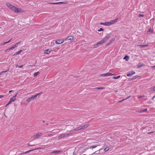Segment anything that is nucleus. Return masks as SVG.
I'll return each instance as SVG.
<instances>
[{"instance_id": "obj_48", "label": "nucleus", "mask_w": 155, "mask_h": 155, "mask_svg": "<svg viewBox=\"0 0 155 155\" xmlns=\"http://www.w3.org/2000/svg\"><path fill=\"white\" fill-rule=\"evenodd\" d=\"M100 24L101 25H104V23H101Z\"/></svg>"}, {"instance_id": "obj_24", "label": "nucleus", "mask_w": 155, "mask_h": 155, "mask_svg": "<svg viewBox=\"0 0 155 155\" xmlns=\"http://www.w3.org/2000/svg\"><path fill=\"white\" fill-rule=\"evenodd\" d=\"M109 148H110L109 147H107L104 149V150L105 152H106V151H107L108 150H109Z\"/></svg>"}, {"instance_id": "obj_37", "label": "nucleus", "mask_w": 155, "mask_h": 155, "mask_svg": "<svg viewBox=\"0 0 155 155\" xmlns=\"http://www.w3.org/2000/svg\"><path fill=\"white\" fill-rule=\"evenodd\" d=\"M14 47H13V46H12V47H10V48H9V49H7V50H11L13 49H14Z\"/></svg>"}, {"instance_id": "obj_6", "label": "nucleus", "mask_w": 155, "mask_h": 155, "mask_svg": "<svg viewBox=\"0 0 155 155\" xmlns=\"http://www.w3.org/2000/svg\"><path fill=\"white\" fill-rule=\"evenodd\" d=\"M88 126H89V124H86L84 125H82L81 126H79L80 130H82L84 129H86L87 128Z\"/></svg>"}, {"instance_id": "obj_36", "label": "nucleus", "mask_w": 155, "mask_h": 155, "mask_svg": "<svg viewBox=\"0 0 155 155\" xmlns=\"http://www.w3.org/2000/svg\"><path fill=\"white\" fill-rule=\"evenodd\" d=\"M6 71H2V72H0V76L2 75V73H5V72H6Z\"/></svg>"}, {"instance_id": "obj_2", "label": "nucleus", "mask_w": 155, "mask_h": 155, "mask_svg": "<svg viewBox=\"0 0 155 155\" xmlns=\"http://www.w3.org/2000/svg\"><path fill=\"white\" fill-rule=\"evenodd\" d=\"M42 93V92H41L40 93L36 95H35L32 96H31V97L28 98L26 100V102L27 103H29V102H30L31 101L33 100L34 99H35L36 98L37 96L38 95H39L41 94Z\"/></svg>"}, {"instance_id": "obj_42", "label": "nucleus", "mask_w": 155, "mask_h": 155, "mask_svg": "<svg viewBox=\"0 0 155 155\" xmlns=\"http://www.w3.org/2000/svg\"><path fill=\"white\" fill-rule=\"evenodd\" d=\"M144 97V96H140L138 97V98H140L143 97Z\"/></svg>"}, {"instance_id": "obj_20", "label": "nucleus", "mask_w": 155, "mask_h": 155, "mask_svg": "<svg viewBox=\"0 0 155 155\" xmlns=\"http://www.w3.org/2000/svg\"><path fill=\"white\" fill-rule=\"evenodd\" d=\"M129 57L128 56H125L123 58V59H125L127 61H128V60H129Z\"/></svg>"}, {"instance_id": "obj_40", "label": "nucleus", "mask_w": 155, "mask_h": 155, "mask_svg": "<svg viewBox=\"0 0 155 155\" xmlns=\"http://www.w3.org/2000/svg\"><path fill=\"white\" fill-rule=\"evenodd\" d=\"M143 16H144V15H142V14H139V17H143Z\"/></svg>"}, {"instance_id": "obj_12", "label": "nucleus", "mask_w": 155, "mask_h": 155, "mask_svg": "<svg viewBox=\"0 0 155 155\" xmlns=\"http://www.w3.org/2000/svg\"><path fill=\"white\" fill-rule=\"evenodd\" d=\"M110 35H107L106 37L104 38L103 39L106 42L110 37Z\"/></svg>"}, {"instance_id": "obj_53", "label": "nucleus", "mask_w": 155, "mask_h": 155, "mask_svg": "<svg viewBox=\"0 0 155 155\" xmlns=\"http://www.w3.org/2000/svg\"><path fill=\"white\" fill-rule=\"evenodd\" d=\"M9 104H8V103L6 105L5 107H7Z\"/></svg>"}, {"instance_id": "obj_54", "label": "nucleus", "mask_w": 155, "mask_h": 155, "mask_svg": "<svg viewBox=\"0 0 155 155\" xmlns=\"http://www.w3.org/2000/svg\"><path fill=\"white\" fill-rule=\"evenodd\" d=\"M12 91V90L10 91H9V93H11Z\"/></svg>"}, {"instance_id": "obj_11", "label": "nucleus", "mask_w": 155, "mask_h": 155, "mask_svg": "<svg viewBox=\"0 0 155 155\" xmlns=\"http://www.w3.org/2000/svg\"><path fill=\"white\" fill-rule=\"evenodd\" d=\"M106 41L103 39L102 40L100 41L98 43L99 45H103L104 43Z\"/></svg>"}, {"instance_id": "obj_22", "label": "nucleus", "mask_w": 155, "mask_h": 155, "mask_svg": "<svg viewBox=\"0 0 155 155\" xmlns=\"http://www.w3.org/2000/svg\"><path fill=\"white\" fill-rule=\"evenodd\" d=\"M41 149V148H38L37 149H33V150H29V151H26L24 153V154H26L27 153L32 151V150H36V149Z\"/></svg>"}, {"instance_id": "obj_21", "label": "nucleus", "mask_w": 155, "mask_h": 155, "mask_svg": "<svg viewBox=\"0 0 155 155\" xmlns=\"http://www.w3.org/2000/svg\"><path fill=\"white\" fill-rule=\"evenodd\" d=\"M148 46V45H139V46L140 47V48H143Z\"/></svg>"}, {"instance_id": "obj_30", "label": "nucleus", "mask_w": 155, "mask_h": 155, "mask_svg": "<svg viewBox=\"0 0 155 155\" xmlns=\"http://www.w3.org/2000/svg\"><path fill=\"white\" fill-rule=\"evenodd\" d=\"M153 31V30L151 28H150L148 31H147L148 32H150L151 33H152Z\"/></svg>"}, {"instance_id": "obj_3", "label": "nucleus", "mask_w": 155, "mask_h": 155, "mask_svg": "<svg viewBox=\"0 0 155 155\" xmlns=\"http://www.w3.org/2000/svg\"><path fill=\"white\" fill-rule=\"evenodd\" d=\"M42 135V133L41 132L37 133L36 134L34 135L33 136L34 139H36L40 137Z\"/></svg>"}, {"instance_id": "obj_10", "label": "nucleus", "mask_w": 155, "mask_h": 155, "mask_svg": "<svg viewBox=\"0 0 155 155\" xmlns=\"http://www.w3.org/2000/svg\"><path fill=\"white\" fill-rule=\"evenodd\" d=\"M135 74V72L134 71H131L130 72H129V73L127 74V76L128 77H130L132 75H134Z\"/></svg>"}, {"instance_id": "obj_32", "label": "nucleus", "mask_w": 155, "mask_h": 155, "mask_svg": "<svg viewBox=\"0 0 155 155\" xmlns=\"http://www.w3.org/2000/svg\"><path fill=\"white\" fill-rule=\"evenodd\" d=\"M120 77V76H118L116 77H113V78L114 79H117L119 78Z\"/></svg>"}, {"instance_id": "obj_57", "label": "nucleus", "mask_w": 155, "mask_h": 155, "mask_svg": "<svg viewBox=\"0 0 155 155\" xmlns=\"http://www.w3.org/2000/svg\"><path fill=\"white\" fill-rule=\"evenodd\" d=\"M2 28V27H0V29Z\"/></svg>"}, {"instance_id": "obj_4", "label": "nucleus", "mask_w": 155, "mask_h": 155, "mask_svg": "<svg viewBox=\"0 0 155 155\" xmlns=\"http://www.w3.org/2000/svg\"><path fill=\"white\" fill-rule=\"evenodd\" d=\"M70 135L69 134L64 133L60 134L58 137V138L59 139L65 137H67Z\"/></svg>"}, {"instance_id": "obj_5", "label": "nucleus", "mask_w": 155, "mask_h": 155, "mask_svg": "<svg viewBox=\"0 0 155 155\" xmlns=\"http://www.w3.org/2000/svg\"><path fill=\"white\" fill-rule=\"evenodd\" d=\"M68 3V2L66 1L65 2H49V4H54V5H58L59 4H67Z\"/></svg>"}, {"instance_id": "obj_35", "label": "nucleus", "mask_w": 155, "mask_h": 155, "mask_svg": "<svg viewBox=\"0 0 155 155\" xmlns=\"http://www.w3.org/2000/svg\"><path fill=\"white\" fill-rule=\"evenodd\" d=\"M28 146H35V145L34 144H31L30 143H28Z\"/></svg>"}, {"instance_id": "obj_31", "label": "nucleus", "mask_w": 155, "mask_h": 155, "mask_svg": "<svg viewBox=\"0 0 155 155\" xmlns=\"http://www.w3.org/2000/svg\"><path fill=\"white\" fill-rule=\"evenodd\" d=\"M100 77H106V74H101L99 75Z\"/></svg>"}, {"instance_id": "obj_25", "label": "nucleus", "mask_w": 155, "mask_h": 155, "mask_svg": "<svg viewBox=\"0 0 155 155\" xmlns=\"http://www.w3.org/2000/svg\"><path fill=\"white\" fill-rule=\"evenodd\" d=\"M12 40V39H11L10 40H9L8 41L3 43H2V45H4L5 44L10 42Z\"/></svg>"}, {"instance_id": "obj_15", "label": "nucleus", "mask_w": 155, "mask_h": 155, "mask_svg": "<svg viewBox=\"0 0 155 155\" xmlns=\"http://www.w3.org/2000/svg\"><path fill=\"white\" fill-rule=\"evenodd\" d=\"M23 51V50H20L19 51H18L16 53H15L13 55H18L21 53Z\"/></svg>"}, {"instance_id": "obj_41", "label": "nucleus", "mask_w": 155, "mask_h": 155, "mask_svg": "<svg viewBox=\"0 0 155 155\" xmlns=\"http://www.w3.org/2000/svg\"><path fill=\"white\" fill-rule=\"evenodd\" d=\"M115 38H113L112 39V40L110 41V42H111L112 41H114L115 40Z\"/></svg>"}, {"instance_id": "obj_34", "label": "nucleus", "mask_w": 155, "mask_h": 155, "mask_svg": "<svg viewBox=\"0 0 155 155\" xmlns=\"http://www.w3.org/2000/svg\"><path fill=\"white\" fill-rule=\"evenodd\" d=\"M96 89H104V87H97Z\"/></svg>"}, {"instance_id": "obj_28", "label": "nucleus", "mask_w": 155, "mask_h": 155, "mask_svg": "<svg viewBox=\"0 0 155 155\" xmlns=\"http://www.w3.org/2000/svg\"><path fill=\"white\" fill-rule=\"evenodd\" d=\"M104 25L107 26H109L110 25V24L109 22H104Z\"/></svg>"}, {"instance_id": "obj_38", "label": "nucleus", "mask_w": 155, "mask_h": 155, "mask_svg": "<svg viewBox=\"0 0 155 155\" xmlns=\"http://www.w3.org/2000/svg\"><path fill=\"white\" fill-rule=\"evenodd\" d=\"M104 30L103 29L101 28H100V29L98 30V31H103Z\"/></svg>"}, {"instance_id": "obj_23", "label": "nucleus", "mask_w": 155, "mask_h": 155, "mask_svg": "<svg viewBox=\"0 0 155 155\" xmlns=\"http://www.w3.org/2000/svg\"><path fill=\"white\" fill-rule=\"evenodd\" d=\"M130 97H131V96L130 95V96H128L126 98L124 99H123L121 101H119V102H122L123 101H124V100H127V99H128V98H130Z\"/></svg>"}, {"instance_id": "obj_47", "label": "nucleus", "mask_w": 155, "mask_h": 155, "mask_svg": "<svg viewBox=\"0 0 155 155\" xmlns=\"http://www.w3.org/2000/svg\"><path fill=\"white\" fill-rule=\"evenodd\" d=\"M4 96L2 95H0V99L2 97H3Z\"/></svg>"}, {"instance_id": "obj_45", "label": "nucleus", "mask_w": 155, "mask_h": 155, "mask_svg": "<svg viewBox=\"0 0 155 155\" xmlns=\"http://www.w3.org/2000/svg\"><path fill=\"white\" fill-rule=\"evenodd\" d=\"M23 65H21L18 68H21L23 67Z\"/></svg>"}, {"instance_id": "obj_13", "label": "nucleus", "mask_w": 155, "mask_h": 155, "mask_svg": "<svg viewBox=\"0 0 155 155\" xmlns=\"http://www.w3.org/2000/svg\"><path fill=\"white\" fill-rule=\"evenodd\" d=\"M147 108H145L143 110H139L138 111H137V112L140 113H142L147 111Z\"/></svg>"}, {"instance_id": "obj_43", "label": "nucleus", "mask_w": 155, "mask_h": 155, "mask_svg": "<svg viewBox=\"0 0 155 155\" xmlns=\"http://www.w3.org/2000/svg\"><path fill=\"white\" fill-rule=\"evenodd\" d=\"M53 135L52 134H48V136H52Z\"/></svg>"}, {"instance_id": "obj_39", "label": "nucleus", "mask_w": 155, "mask_h": 155, "mask_svg": "<svg viewBox=\"0 0 155 155\" xmlns=\"http://www.w3.org/2000/svg\"><path fill=\"white\" fill-rule=\"evenodd\" d=\"M98 151H95V152L94 153L92 154V155H94V154H98L99 153H97V152Z\"/></svg>"}, {"instance_id": "obj_7", "label": "nucleus", "mask_w": 155, "mask_h": 155, "mask_svg": "<svg viewBox=\"0 0 155 155\" xmlns=\"http://www.w3.org/2000/svg\"><path fill=\"white\" fill-rule=\"evenodd\" d=\"M64 42L63 40H57L55 41V43L57 44H60Z\"/></svg>"}, {"instance_id": "obj_52", "label": "nucleus", "mask_w": 155, "mask_h": 155, "mask_svg": "<svg viewBox=\"0 0 155 155\" xmlns=\"http://www.w3.org/2000/svg\"><path fill=\"white\" fill-rule=\"evenodd\" d=\"M117 92H118V91H117V90H115V91H114V92H115V93H117Z\"/></svg>"}, {"instance_id": "obj_56", "label": "nucleus", "mask_w": 155, "mask_h": 155, "mask_svg": "<svg viewBox=\"0 0 155 155\" xmlns=\"http://www.w3.org/2000/svg\"><path fill=\"white\" fill-rule=\"evenodd\" d=\"M154 97H155V96H153V97L152 98V99H153Z\"/></svg>"}, {"instance_id": "obj_44", "label": "nucleus", "mask_w": 155, "mask_h": 155, "mask_svg": "<svg viewBox=\"0 0 155 155\" xmlns=\"http://www.w3.org/2000/svg\"><path fill=\"white\" fill-rule=\"evenodd\" d=\"M59 152V151H54L52 153H58Z\"/></svg>"}, {"instance_id": "obj_14", "label": "nucleus", "mask_w": 155, "mask_h": 155, "mask_svg": "<svg viewBox=\"0 0 155 155\" xmlns=\"http://www.w3.org/2000/svg\"><path fill=\"white\" fill-rule=\"evenodd\" d=\"M74 39V38L72 36H69L66 39V40H72Z\"/></svg>"}, {"instance_id": "obj_58", "label": "nucleus", "mask_w": 155, "mask_h": 155, "mask_svg": "<svg viewBox=\"0 0 155 155\" xmlns=\"http://www.w3.org/2000/svg\"><path fill=\"white\" fill-rule=\"evenodd\" d=\"M101 150V149H100L99 150V151L100 150Z\"/></svg>"}, {"instance_id": "obj_26", "label": "nucleus", "mask_w": 155, "mask_h": 155, "mask_svg": "<svg viewBox=\"0 0 155 155\" xmlns=\"http://www.w3.org/2000/svg\"><path fill=\"white\" fill-rule=\"evenodd\" d=\"M99 46V45L98 43H97L96 44H95V45H93V47H94V48H96L97 47H98Z\"/></svg>"}, {"instance_id": "obj_46", "label": "nucleus", "mask_w": 155, "mask_h": 155, "mask_svg": "<svg viewBox=\"0 0 155 155\" xmlns=\"http://www.w3.org/2000/svg\"><path fill=\"white\" fill-rule=\"evenodd\" d=\"M12 101L10 100V101L8 103V104H9L11 103Z\"/></svg>"}, {"instance_id": "obj_29", "label": "nucleus", "mask_w": 155, "mask_h": 155, "mask_svg": "<svg viewBox=\"0 0 155 155\" xmlns=\"http://www.w3.org/2000/svg\"><path fill=\"white\" fill-rule=\"evenodd\" d=\"M98 146V145H96V146H92V147H90V148L91 149H92L93 148H94L96 147H97Z\"/></svg>"}, {"instance_id": "obj_49", "label": "nucleus", "mask_w": 155, "mask_h": 155, "mask_svg": "<svg viewBox=\"0 0 155 155\" xmlns=\"http://www.w3.org/2000/svg\"><path fill=\"white\" fill-rule=\"evenodd\" d=\"M18 94V93H16L15 95L13 97H15V98H16V97L17 96V95Z\"/></svg>"}, {"instance_id": "obj_8", "label": "nucleus", "mask_w": 155, "mask_h": 155, "mask_svg": "<svg viewBox=\"0 0 155 155\" xmlns=\"http://www.w3.org/2000/svg\"><path fill=\"white\" fill-rule=\"evenodd\" d=\"M117 20L118 18H117L114 20H110L109 22V23L110 24V25L113 24L115 23V22H117Z\"/></svg>"}, {"instance_id": "obj_1", "label": "nucleus", "mask_w": 155, "mask_h": 155, "mask_svg": "<svg viewBox=\"0 0 155 155\" xmlns=\"http://www.w3.org/2000/svg\"><path fill=\"white\" fill-rule=\"evenodd\" d=\"M6 5L9 9L15 13H21L23 12V11L21 10V9L15 7L13 5L8 2L6 3Z\"/></svg>"}, {"instance_id": "obj_55", "label": "nucleus", "mask_w": 155, "mask_h": 155, "mask_svg": "<svg viewBox=\"0 0 155 155\" xmlns=\"http://www.w3.org/2000/svg\"><path fill=\"white\" fill-rule=\"evenodd\" d=\"M153 132H151L149 133V134H151V133H153Z\"/></svg>"}, {"instance_id": "obj_19", "label": "nucleus", "mask_w": 155, "mask_h": 155, "mask_svg": "<svg viewBox=\"0 0 155 155\" xmlns=\"http://www.w3.org/2000/svg\"><path fill=\"white\" fill-rule=\"evenodd\" d=\"M80 130L79 126L78 127H76V128H74L73 129V131H78V130Z\"/></svg>"}, {"instance_id": "obj_33", "label": "nucleus", "mask_w": 155, "mask_h": 155, "mask_svg": "<svg viewBox=\"0 0 155 155\" xmlns=\"http://www.w3.org/2000/svg\"><path fill=\"white\" fill-rule=\"evenodd\" d=\"M150 91H155V87H153L150 88Z\"/></svg>"}, {"instance_id": "obj_17", "label": "nucleus", "mask_w": 155, "mask_h": 155, "mask_svg": "<svg viewBox=\"0 0 155 155\" xmlns=\"http://www.w3.org/2000/svg\"><path fill=\"white\" fill-rule=\"evenodd\" d=\"M16 99V98H15V97H13L10 98V100L12 102H14Z\"/></svg>"}, {"instance_id": "obj_59", "label": "nucleus", "mask_w": 155, "mask_h": 155, "mask_svg": "<svg viewBox=\"0 0 155 155\" xmlns=\"http://www.w3.org/2000/svg\"><path fill=\"white\" fill-rule=\"evenodd\" d=\"M76 155L75 154V155Z\"/></svg>"}, {"instance_id": "obj_51", "label": "nucleus", "mask_w": 155, "mask_h": 155, "mask_svg": "<svg viewBox=\"0 0 155 155\" xmlns=\"http://www.w3.org/2000/svg\"><path fill=\"white\" fill-rule=\"evenodd\" d=\"M19 66L17 64L16 65V67L17 68H18Z\"/></svg>"}, {"instance_id": "obj_9", "label": "nucleus", "mask_w": 155, "mask_h": 155, "mask_svg": "<svg viewBox=\"0 0 155 155\" xmlns=\"http://www.w3.org/2000/svg\"><path fill=\"white\" fill-rule=\"evenodd\" d=\"M51 51V49H47L45 51L44 53L45 54H48Z\"/></svg>"}, {"instance_id": "obj_18", "label": "nucleus", "mask_w": 155, "mask_h": 155, "mask_svg": "<svg viewBox=\"0 0 155 155\" xmlns=\"http://www.w3.org/2000/svg\"><path fill=\"white\" fill-rule=\"evenodd\" d=\"M114 74H112V73H110L109 72L107 73H106V76H110L113 75H114Z\"/></svg>"}, {"instance_id": "obj_16", "label": "nucleus", "mask_w": 155, "mask_h": 155, "mask_svg": "<svg viewBox=\"0 0 155 155\" xmlns=\"http://www.w3.org/2000/svg\"><path fill=\"white\" fill-rule=\"evenodd\" d=\"M21 42L20 41L15 44L13 46V47H14V48H15L17 47L18 46V45L20 44Z\"/></svg>"}, {"instance_id": "obj_27", "label": "nucleus", "mask_w": 155, "mask_h": 155, "mask_svg": "<svg viewBox=\"0 0 155 155\" xmlns=\"http://www.w3.org/2000/svg\"><path fill=\"white\" fill-rule=\"evenodd\" d=\"M39 73V72H37L34 73V76L35 77L37 76Z\"/></svg>"}, {"instance_id": "obj_50", "label": "nucleus", "mask_w": 155, "mask_h": 155, "mask_svg": "<svg viewBox=\"0 0 155 155\" xmlns=\"http://www.w3.org/2000/svg\"><path fill=\"white\" fill-rule=\"evenodd\" d=\"M152 68H153L155 69V65L154 66H153L152 67Z\"/></svg>"}]
</instances>
